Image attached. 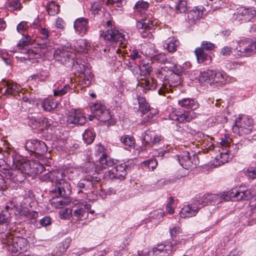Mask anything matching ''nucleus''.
<instances>
[{
  "label": "nucleus",
  "mask_w": 256,
  "mask_h": 256,
  "mask_svg": "<svg viewBox=\"0 0 256 256\" xmlns=\"http://www.w3.org/2000/svg\"><path fill=\"white\" fill-rule=\"evenodd\" d=\"M101 174L98 172V166L94 162H88L86 164V175L84 179L77 184L78 188V193L83 192L84 190L86 193L97 190L100 186V181Z\"/></svg>",
  "instance_id": "f257e3e1"
},
{
  "label": "nucleus",
  "mask_w": 256,
  "mask_h": 256,
  "mask_svg": "<svg viewBox=\"0 0 256 256\" xmlns=\"http://www.w3.org/2000/svg\"><path fill=\"white\" fill-rule=\"evenodd\" d=\"M178 104L181 106L190 110H176L171 112L169 117L173 120L178 121L179 122H190L196 118L198 114L194 112L199 107L198 103L193 98H184L178 101Z\"/></svg>",
  "instance_id": "f03ea898"
},
{
  "label": "nucleus",
  "mask_w": 256,
  "mask_h": 256,
  "mask_svg": "<svg viewBox=\"0 0 256 256\" xmlns=\"http://www.w3.org/2000/svg\"><path fill=\"white\" fill-rule=\"evenodd\" d=\"M156 77L162 82V86L159 89L158 92L160 95L164 96L165 93L170 90L172 92L175 90L176 88L179 86L182 82V78L175 74L167 66L158 69L156 72Z\"/></svg>",
  "instance_id": "7ed1b4c3"
},
{
  "label": "nucleus",
  "mask_w": 256,
  "mask_h": 256,
  "mask_svg": "<svg viewBox=\"0 0 256 256\" xmlns=\"http://www.w3.org/2000/svg\"><path fill=\"white\" fill-rule=\"evenodd\" d=\"M9 158L12 159V166H16L28 176H34L46 170L44 165L38 162L30 161L17 154H13Z\"/></svg>",
  "instance_id": "20e7f679"
},
{
  "label": "nucleus",
  "mask_w": 256,
  "mask_h": 256,
  "mask_svg": "<svg viewBox=\"0 0 256 256\" xmlns=\"http://www.w3.org/2000/svg\"><path fill=\"white\" fill-rule=\"evenodd\" d=\"M2 243L5 244L7 250L12 252L18 253L14 256H34L28 251V245L26 238L22 237H13L4 234Z\"/></svg>",
  "instance_id": "39448f33"
},
{
  "label": "nucleus",
  "mask_w": 256,
  "mask_h": 256,
  "mask_svg": "<svg viewBox=\"0 0 256 256\" xmlns=\"http://www.w3.org/2000/svg\"><path fill=\"white\" fill-rule=\"evenodd\" d=\"M253 120L249 116L243 115L239 116L235 121V124L232 130L239 136H244L250 134L253 128Z\"/></svg>",
  "instance_id": "423d86ee"
},
{
  "label": "nucleus",
  "mask_w": 256,
  "mask_h": 256,
  "mask_svg": "<svg viewBox=\"0 0 256 256\" xmlns=\"http://www.w3.org/2000/svg\"><path fill=\"white\" fill-rule=\"evenodd\" d=\"M90 109L93 114L92 116H89L90 120H92L93 118H96L102 122H107L108 125L111 124V115L110 111L102 102H97L92 104Z\"/></svg>",
  "instance_id": "0eeeda50"
},
{
  "label": "nucleus",
  "mask_w": 256,
  "mask_h": 256,
  "mask_svg": "<svg viewBox=\"0 0 256 256\" xmlns=\"http://www.w3.org/2000/svg\"><path fill=\"white\" fill-rule=\"evenodd\" d=\"M78 60H74L71 62V66L73 70H76L80 74V78L82 82L86 86L90 84L91 80H92L94 75L92 72L89 65L87 64H85V62H83Z\"/></svg>",
  "instance_id": "6e6552de"
},
{
  "label": "nucleus",
  "mask_w": 256,
  "mask_h": 256,
  "mask_svg": "<svg viewBox=\"0 0 256 256\" xmlns=\"http://www.w3.org/2000/svg\"><path fill=\"white\" fill-rule=\"evenodd\" d=\"M117 164L114 168L106 173V176L111 180H123L125 178L128 171L134 166L132 160Z\"/></svg>",
  "instance_id": "1a4fd4ad"
},
{
  "label": "nucleus",
  "mask_w": 256,
  "mask_h": 256,
  "mask_svg": "<svg viewBox=\"0 0 256 256\" xmlns=\"http://www.w3.org/2000/svg\"><path fill=\"white\" fill-rule=\"evenodd\" d=\"M226 74L224 72H216L213 70H207L201 72L200 76V81L206 82L210 84L222 82L224 81Z\"/></svg>",
  "instance_id": "9d476101"
},
{
  "label": "nucleus",
  "mask_w": 256,
  "mask_h": 256,
  "mask_svg": "<svg viewBox=\"0 0 256 256\" xmlns=\"http://www.w3.org/2000/svg\"><path fill=\"white\" fill-rule=\"evenodd\" d=\"M236 50L240 56H250L256 52V40L244 38L239 41Z\"/></svg>",
  "instance_id": "9b49d317"
},
{
  "label": "nucleus",
  "mask_w": 256,
  "mask_h": 256,
  "mask_svg": "<svg viewBox=\"0 0 256 256\" xmlns=\"http://www.w3.org/2000/svg\"><path fill=\"white\" fill-rule=\"evenodd\" d=\"M50 192L55 196L69 197L72 193V188L70 183L62 178L59 182L54 184Z\"/></svg>",
  "instance_id": "f8f14e48"
},
{
  "label": "nucleus",
  "mask_w": 256,
  "mask_h": 256,
  "mask_svg": "<svg viewBox=\"0 0 256 256\" xmlns=\"http://www.w3.org/2000/svg\"><path fill=\"white\" fill-rule=\"evenodd\" d=\"M104 40L110 42H119L120 45L124 44L126 41L125 35L116 29L111 28L104 32L100 35Z\"/></svg>",
  "instance_id": "ddd939ff"
},
{
  "label": "nucleus",
  "mask_w": 256,
  "mask_h": 256,
  "mask_svg": "<svg viewBox=\"0 0 256 256\" xmlns=\"http://www.w3.org/2000/svg\"><path fill=\"white\" fill-rule=\"evenodd\" d=\"M24 148L27 150L38 156L44 154L48 150L47 146L44 142L36 140H28Z\"/></svg>",
  "instance_id": "4468645a"
},
{
  "label": "nucleus",
  "mask_w": 256,
  "mask_h": 256,
  "mask_svg": "<svg viewBox=\"0 0 256 256\" xmlns=\"http://www.w3.org/2000/svg\"><path fill=\"white\" fill-rule=\"evenodd\" d=\"M55 60L67 66H71V62L75 59V54L66 50L58 49L54 54Z\"/></svg>",
  "instance_id": "2eb2a0df"
},
{
  "label": "nucleus",
  "mask_w": 256,
  "mask_h": 256,
  "mask_svg": "<svg viewBox=\"0 0 256 256\" xmlns=\"http://www.w3.org/2000/svg\"><path fill=\"white\" fill-rule=\"evenodd\" d=\"M28 124L32 128H38L44 125L46 123L47 125L51 124L48 119L41 117L38 114L31 113L27 118Z\"/></svg>",
  "instance_id": "dca6fc26"
},
{
  "label": "nucleus",
  "mask_w": 256,
  "mask_h": 256,
  "mask_svg": "<svg viewBox=\"0 0 256 256\" xmlns=\"http://www.w3.org/2000/svg\"><path fill=\"white\" fill-rule=\"evenodd\" d=\"M27 174H24L16 166H12V168L8 170L6 173V177L14 182H23Z\"/></svg>",
  "instance_id": "f3484780"
},
{
  "label": "nucleus",
  "mask_w": 256,
  "mask_h": 256,
  "mask_svg": "<svg viewBox=\"0 0 256 256\" xmlns=\"http://www.w3.org/2000/svg\"><path fill=\"white\" fill-rule=\"evenodd\" d=\"M65 177V173L62 170L49 171L48 172L40 176V179L44 181H50L56 182H59L62 178Z\"/></svg>",
  "instance_id": "a211bd4d"
},
{
  "label": "nucleus",
  "mask_w": 256,
  "mask_h": 256,
  "mask_svg": "<svg viewBox=\"0 0 256 256\" xmlns=\"http://www.w3.org/2000/svg\"><path fill=\"white\" fill-rule=\"evenodd\" d=\"M74 26L77 34L83 36L88 30V20L82 17L78 18L74 22Z\"/></svg>",
  "instance_id": "6ab92c4d"
},
{
  "label": "nucleus",
  "mask_w": 256,
  "mask_h": 256,
  "mask_svg": "<svg viewBox=\"0 0 256 256\" xmlns=\"http://www.w3.org/2000/svg\"><path fill=\"white\" fill-rule=\"evenodd\" d=\"M178 156V162L184 168L189 170L196 167V164L191 160L190 153L188 152H184Z\"/></svg>",
  "instance_id": "aec40b11"
},
{
  "label": "nucleus",
  "mask_w": 256,
  "mask_h": 256,
  "mask_svg": "<svg viewBox=\"0 0 256 256\" xmlns=\"http://www.w3.org/2000/svg\"><path fill=\"white\" fill-rule=\"evenodd\" d=\"M86 121L84 114L80 111H75L72 112L67 118V122L70 124L82 126Z\"/></svg>",
  "instance_id": "412c9836"
},
{
  "label": "nucleus",
  "mask_w": 256,
  "mask_h": 256,
  "mask_svg": "<svg viewBox=\"0 0 256 256\" xmlns=\"http://www.w3.org/2000/svg\"><path fill=\"white\" fill-rule=\"evenodd\" d=\"M237 15L242 16L241 20L244 22H248L256 16V10L252 8L241 7L236 10Z\"/></svg>",
  "instance_id": "4be33fe9"
},
{
  "label": "nucleus",
  "mask_w": 256,
  "mask_h": 256,
  "mask_svg": "<svg viewBox=\"0 0 256 256\" xmlns=\"http://www.w3.org/2000/svg\"><path fill=\"white\" fill-rule=\"evenodd\" d=\"M90 204H79L76 207V208L74 210L72 216L78 220H82V218H84L86 216V214H88V210H90Z\"/></svg>",
  "instance_id": "5701e85b"
},
{
  "label": "nucleus",
  "mask_w": 256,
  "mask_h": 256,
  "mask_svg": "<svg viewBox=\"0 0 256 256\" xmlns=\"http://www.w3.org/2000/svg\"><path fill=\"white\" fill-rule=\"evenodd\" d=\"M200 207L198 206L197 204L194 205H188L184 206L181 210L180 215L182 218H190L195 216Z\"/></svg>",
  "instance_id": "b1692460"
},
{
  "label": "nucleus",
  "mask_w": 256,
  "mask_h": 256,
  "mask_svg": "<svg viewBox=\"0 0 256 256\" xmlns=\"http://www.w3.org/2000/svg\"><path fill=\"white\" fill-rule=\"evenodd\" d=\"M218 197V196L214 194H205L202 196H196L195 201L196 202L197 204H198V206L201 208L209 203L212 204Z\"/></svg>",
  "instance_id": "393cba45"
},
{
  "label": "nucleus",
  "mask_w": 256,
  "mask_h": 256,
  "mask_svg": "<svg viewBox=\"0 0 256 256\" xmlns=\"http://www.w3.org/2000/svg\"><path fill=\"white\" fill-rule=\"evenodd\" d=\"M55 196L56 198L54 196L52 198L50 202L52 206L56 208H62L64 206L68 205L70 202L69 197Z\"/></svg>",
  "instance_id": "a878e982"
},
{
  "label": "nucleus",
  "mask_w": 256,
  "mask_h": 256,
  "mask_svg": "<svg viewBox=\"0 0 256 256\" xmlns=\"http://www.w3.org/2000/svg\"><path fill=\"white\" fill-rule=\"evenodd\" d=\"M72 240L70 238H67L59 244L58 246L56 247L53 251L54 256H61L65 252L70 246Z\"/></svg>",
  "instance_id": "bb28decb"
},
{
  "label": "nucleus",
  "mask_w": 256,
  "mask_h": 256,
  "mask_svg": "<svg viewBox=\"0 0 256 256\" xmlns=\"http://www.w3.org/2000/svg\"><path fill=\"white\" fill-rule=\"evenodd\" d=\"M20 88L18 84L14 82H6L2 89V92L5 95H15L18 92Z\"/></svg>",
  "instance_id": "cd10ccee"
},
{
  "label": "nucleus",
  "mask_w": 256,
  "mask_h": 256,
  "mask_svg": "<svg viewBox=\"0 0 256 256\" xmlns=\"http://www.w3.org/2000/svg\"><path fill=\"white\" fill-rule=\"evenodd\" d=\"M204 8L202 6H197L188 14V18L190 22L196 23L203 14Z\"/></svg>",
  "instance_id": "c85d7f7f"
},
{
  "label": "nucleus",
  "mask_w": 256,
  "mask_h": 256,
  "mask_svg": "<svg viewBox=\"0 0 256 256\" xmlns=\"http://www.w3.org/2000/svg\"><path fill=\"white\" fill-rule=\"evenodd\" d=\"M138 86L146 90H154L156 87V80L153 78H141L138 82Z\"/></svg>",
  "instance_id": "c756f323"
},
{
  "label": "nucleus",
  "mask_w": 256,
  "mask_h": 256,
  "mask_svg": "<svg viewBox=\"0 0 256 256\" xmlns=\"http://www.w3.org/2000/svg\"><path fill=\"white\" fill-rule=\"evenodd\" d=\"M194 53L198 63L200 64L206 61L208 62V64L211 62L212 60V56L202 50V48H196L194 50Z\"/></svg>",
  "instance_id": "7c9ffc66"
},
{
  "label": "nucleus",
  "mask_w": 256,
  "mask_h": 256,
  "mask_svg": "<svg viewBox=\"0 0 256 256\" xmlns=\"http://www.w3.org/2000/svg\"><path fill=\"white\" fill-rule=\"evenodd\" d=\"M102 167L106 168L108 166H112L116 164L117 160L108 156L107 154L100 156L99 158Z\"/></svg>",
  "instance_id": "2f4dec72"
},
{
  "label": "nucleus",
  "mask_w": 256,
  "mask_h": 256,
  "mask_svg": "<svg viewBox=\"0 0 256 256\" xmlns=\"http://www.w3.org/2000/svg\"><path fill=\"white\" fill-rule=\"evenodd\" d=\"M58 104V103L56 101L48 98H45L43 100L42 104V106L44 110L50 112L56 108Z\"/></svg>",
  "instance_id": "473e14b6"
},
{
  "label": "nucleus",
  "mask_w": 256,
  "mask_h": 256,
  "mask_svg": "<svg viewBox=\"0 0 256 256\" xmlns=\"http://www.w3.org/2000/svg\"><path fill=\"white\" fill-rule=\"evenodd\" d=\"M137 99L140 111L142 114L148 113L151 108H150V104L147 102L146 98L142 96H138Z\"/></svg>",
  "instance_id": "72a5a7b5"
},
{
  "label": "nucleus",
  "mask_w": 256,
  "mask_h": 256,
  "mask_svg": "<svg viewBox=\"0 0 256 256\" xmlns=\"http://www.w3.org/2000/svg\"><path fill=\"white\" fill-rule=\"evenodd\" d=\"M136 26L138 28L141 29L142 30L144 28H152V30H154L155 25L154 24L152 20L146 18L137 22Z\"/></svg>",
  "instance_id": "f704fd0d"
},
{
  "label": "nucleus",
  "mask_w": 256,
  "mask_h": 256,
  "mask_svg": "<svg viewBox=\"0 0 256 256\" xmlns=\"http://www.w3.org/2000/svg\"><path fill=\"white\" fill-rule=\"evenodd\" d=\"M152 60L153 62H157L162 64H170V60L164 53H160L152 56Z\"/></svg>",
  "instance_id": "c9c22d12"
},
{
  "label": "nucleus",
  "mask_w": 256,
  "mask_h": 256,
  "mask_svg": "<svg viewBox=\"0 0 256 256\" xmlns=\"http://www.w3.org/2000/svg\"><path fill=\"white\" fill-rule=\"evenodd\" d=\"M4 6L10 12L20 10L22 8V5L20 0H13L11 2H6Z\"/></svg>",
  "instance_id": "e433bc0d"
},
{
  "label": "nucleus",
  "mask_w": 256,
  "mask_h": 256,
  "mask_svg": "<svg viewBox=\"0 0 256 256\" xmlns=\"http://www.w3.org/2000/svg\"><path fill=\"white\" fill-rule=\"evenodd\" d=\"M180 42L178 40L172 38L168 42L164 44V47L170 52H174L177 50V48L180 46Z\"/></svg>",
  "instance_id": "4c0bfd02"
},
{
  "label": "nucleus",
  "mask_w": 256,
  "mask_h": 256,
  "mask_svg": "<svg viewBox=\"0 0 256 256\" xmlns=\"http://www.w3.org/2000/svg\"><path fill=\"white\" fill-rule=\"evenodd\" d=\"M22 97L21 100L22 108L26 110L27 108H30L31 106L34 104V100L30 97V96L28 94L24 96L22 93Z\"/></svg>",
  "instance_id": "58836bf2"
},
{
  "label": "nucleus",
  "mask_w": 256,
  "mask_h": 256,
  "mask_svg": "<svg viewBox=\"0 0 256 256\" xmlns=\"http://www.w3.org/2000/svg\"><path fill=\"white\" fill-rule=\"evenodd\" d=\"M47 11L50 16H55L59 13L60 6L54 1L47 4Z\"/></svg>",
  "instance_id": "ea45409f"
},
{
  "label": "nucleus",
  "mask_w": 256,
  "mask_h": 256,
  "mask_svg": "<svg viewBox=\"0 0 256 256\" xmlns=\"http://www.w3.org/2000/svg\"><path fill=\"white\" fill-rule=\"evenodd\" d=\"M83 139L88 144H92L96 137V134L92 130H86L83 134Z\"/></svg>",
  "instance_id": "a19ab883"
},
{
  "label": "nucleus",
  "mask_w": 256,
  "mask_h": 256,
  "mask_svg": "<svg viewBox=\"0 0 256 256\" xmlns=\"http://www.w3.org/2000/svg\"><path fill=\"white\" fill-rule=\"evenodd\" d=\"M24 52H23L27 53L28 54L27 57H24V58L25 59H28L30 60L34 59L36 60L40 58V52L38 50V48L35 50L32 49H28V50L24 49Z\"/></svg>",
  "instance_id": "79ce46f5"
},
{
  "label": "nucleus",
  "mask_w": 256,
  "mask_h": 256,
  "mask_svg": "<svg viewBox=\"0 0 256 256\" xmlns=\"http://www.w3.org/2000/svg\"><path fill=\"white\" fill-rule=\"evenodd\" d=\"M178 242H167L164 244V253L168 254H172L174 252L177 248V244Z\"/></svg>",
  "instance_id": "37998d69"
},
{
  "label": "nucleus",
  "mask_w": 256,
  "mask_h": 256,
  "mask_svg": "<svg viewBox=\"0 0 256 256\" xmlns=\"http://www.w3.org/2000/svg\"><path fill=\"white\" fill-rule=\"evenodd\" d=\"M32 44V40L31 39L30 36L28 34H26L20 40L17 44V47L18 49L21 50Z\"/></svg>",
  "instance_id": "c03bdc74"
},
{
  "label": "nucleus",
  "mask_w": 256,
  "mask_h": 256,
  "mask_svg": "<svg viewBox=\"0 0 256 256\" xmlns=\"http://www.w3.org/2000/svg\"><path fill=\"white\" fill-rule=\"evenodd\" d=\"M154 133L153 131L149 130H146L144 136V142L146 146H152V140Z\"/></svg>",
  "instance_id": "a18cd8bd"
},
{
  "label": "nucleus",
  "mask_w": 256,
  "mask_h": 256,
  "mask_svg": "<svg viewBox=\"0 0 256 256\" xmlns=\"http://www.w3.org/2000/svg\"><path fill=\"white\" fill-rule=\"evenodd\" d=\"M74 46L76 52H82L86 49L87 44L85 40L80 39L74 43Z\"/></svg>",
  "instance_id": "49530a36"
},
{
  "label": "nucleus",
  "mask_w": 256,
  "mask_h": 256,
  "mask_svg": "<svg viewBox=\"0 0 256 256\" xmlns=\"http://www.w3.org/2000/svg\"><path fill=\"white\" fill-rule=\"evenodd\" d=\"M177 13L184 12L187 10V2L186 0H179L176 5Z\"/></svg>",
  "instance_id": "de8ad7c7"
},
{
  "label": "nucleus",
  "mask_w": 256,
  "mask_h": 256,
  "mask_svg": "<svg viewBox=\"0 0 256 256\" xmlns=\"http://www.w3.org/2000/svg\"><path fill=\"white\" fill-rule=\"evenodd\" d=\"M50 34V32L48 28L40 27L38 28V36L37 38H43L46 42L49 41V36Z\"/></svg>",
  "instance_id": "09e8293b"
},
{
  "label": "nucleus",
  "mask_w": 256,
  "mask_h": 256,
  "mask_svg": "<svg viewBox=\"0 0 256 256\" xmlns=\"http://www.w3.org/2000/svg\"><path fill=\"white\" fill-rule=\"evenodd\" d=\"M239 194L240 191L238 190L237 189H232L226 192V195L228 198H226V199L228 200L229 198L232 200H237V198L239 197Z\"/></svg>",
  "instance_id": "8fccbe9b"
},
{
  "label": "nucleus",
  "mask_w": 256,
  "mask_h": 256,
  "mask_svg": "<svg viewBox=\"0 0 256 256\" xmlns=\"http://www.w3.org/2000/svg\"><path fill=\"white\" fill-rule=\"evenodd\" d=\"M10 218V214L7 211H2L0 212V224L7 225Z\"/></svg>",
  "instance_id": "3c124183"
},
{
  "label": "nucleus",
  "mask_w": 256,
  "mask_h": 256,
  "mask_svg": "<svg viewBox=\"0 0 256 256\" xmlns=\"http://www.w3.org/2000/svg\"><path fill=\"white\" fill-rule=\"evenodd\" d=\"M120 140L124 144L128 146H132L134 144V138L128 135L122 136L120 138Z\"/></svg>",
  "instance_id": "603ef678"
},
{
  "label": "nucleus",
  "mask_w": 256,
  "mask_h": 256,
  "mask_svg": "<svg viewBox=\"0 0 256 256\" xmlns=\"http://www.w3.org/2000/svg\"><path fill=\"white\" fill-rule=\"evenodd\" d=\"M215 48L214 44L210 42L202 41V42L200 47L199 48H202L203 50L212 51Z\"/></svg>",
  "instance_id": "864d4df0"
},
{
  "label": "nucleus",
  "mask_w": 256,
  "mask_h": 256,
  "mask_svg": "<svg viewBox=\"0 0 256 256\" xmlns=\"http://www.w3.org/2000/svg\"><path fill=\"white\" fill-rule=\"evenodd\" d=\"M29 26L28 25L27 22L24 21L21 22L16 27L18 32L20 34L26 32Z\"/></svg>",
  "instance_id": "5fc2aeb1"
},
{
  "label": "nucleus",
  "mask_w": 256,
  "mask_h": 256,
  "mask_svg": "<svg viewBox=\"0 0 256 256\" xmlns=\"http://www.w3.org/2000/svg\"><path fill=\"white\" fill-rule=\"evenodd\" d=\"M35 41L38 46L40 50L45 49L50 44V40L46 42L43 38H36Z\"/></svg>",
  "instance_id": "6e6d98bb"
},
{
  "label": "nucleus",
  "mask_w": 256,
  "mask_h": 256,
  "mask_svg": "<svg viewBox=\"0 0 256 256\" xmlns=\"http://www.w3.org/2000/svg\"><path fill=\"white\" fill-rule=\"evenodd\" d=\"M252 193L249 190L240 191L239 197L237 200H247L250 198Z\"/></svg>",
  "instance_id": "4d7b16f0"
},
{
  "label": "nucleus",
  "mask_w": 256,
  "mask_h": 256,
  "mask_svg": "<svg viewBox=\"0 0 256 256\" xmlns=\"http://www.w3.org/2000/svg\"><path fill=\"white\" fill-rule=\"evenodd\" d=\"M148 4L144 1H138L135 4V8L140 11L146 10L148 8Z\"/></svg>",
  "instance_id": "13d9d810"
},
{
  "label": "nucleus",
  "mask_w": 256,
  "mask_h": 256,
  "mask_svg": "<svg viewBox=\"0 0 256 256\" xmlns=\"http://www.w3.org/2000/svg\"><path fill=\"white\" fill-rule=\"evenodd\" d=\"M246 174L249 178H256V168H248L246 171Z\"/></svg>",
  "instance_id": "bf43d9fd"
},
{
  "label": "nucleus",
  "mask_w": 256,
  "mask_h": 256,
  "mask_svg": "<svg viewBox=\"0 0 256 256\" xmlns=\"http://www.w3.org/2000/svg\"><path fill=\"white\" fill-rule=\"evenodd\" d=\"M148 112L149 113L147 115V116L144 118L143 122L144 123L150 122L152 120L154 116L156 114V110H155L154 108H152L150 109Z\"/></svg>",
  "instance_id": "052dcab7"
},
{
  "label": "nucleus",
  "mask_w": 256,
  "mask_h": 256,
  "mask_svg": "<svg viewBox=\"0 0 256 256\" xmlns=\"http://www.w3.org/2000/svg\"><path fill=\"white\" fill-rule=\"evenodd\" d=\"M152 28H144L140 32L141 36L144 38H151L153 37Z\"/></svg>",
  "instance_id": "680f3d73"
},
{
  "label": "nucleus",
  "mask_w": 256,
  "mask_h": 256,
  "mask_svg": "<svg viewBox=\"0 0 256 256\" xmlns=\"http://www.w3.org/2000/svg\"><path fill=\"white\" fill-rule=\"evenodd\" d=\"M101 10V6L98 2H95L92 4L91 11L93 14L96 15L98 14L99 11Z\"/></svg>",
  "instance_id": "e2e57ef3"
},
{
  "label": "nucleus",
  "mask_w": 256,
  "mask_h": 256,
  "mask_svg": "<svg viewBox=\"0 0 256 256\" xmlns=\"http://www.w3.org/2000/svg\"><path fill=\"white\" fill-rule=\"evenodd\" d=\"M69 89L70 86L68 85H66L60 90H54V95L55 96H62L65 94Z\"/></svg>",
  "instance_id": "0e129e2a"
},
{
  "label": "nucleus",
  "mask_w": 256,
  "mask_h": 256,
  "mask_svg": "<svg viewBox=\"0 0 256 256\" xmlns=\"http://www.w3.org/2000/svg\"><path fill=\"white\" fill-rule=\"evenodd\" d=\"M49 72L47 70H42L39 74L34 76L36 78L42 80H45L49 76Z\"/></svg>",
  "instance_id": "69168bd1"
},
{
  "label": "nucleus",
  "mask_w": 256,
  "mask_h": 256,
  "mask_svg": "<svg viewBox=\"0 0 256 256\" xmlns=\"http://www.w3.org/2000/svg\"><path fill=\"white\" fill-rule=\"evenodd\" d=\"M0 57L2 58L6 64H10L12 62L10 58L6 52L0 50Z\"/></svg>",
  "instance_id": "338daca9"
},
{
  "label": "nucleus",
  "mask_w": 256,
  "mask_h": 256,
  "mask_svg": "<svg viewBox=\"0 0 256 256\" xmlns=\"http://www.w3.org/2000/svg\"><path fill=\"white\" fill-rule=\"evenodd\" d=\"M104 151L105 148L104 146L102 144H98L96 146V154L98 156H100V158L106 154Z\"/></svg>",
  "instance_id": "774afa93"
}]
</instances>
